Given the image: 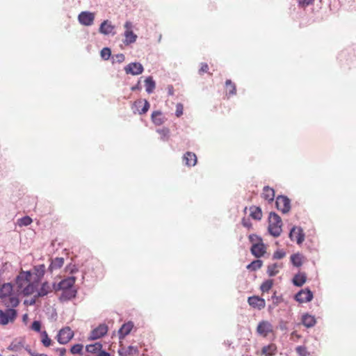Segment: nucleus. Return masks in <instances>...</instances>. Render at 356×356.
<instances>
[{"label": "nucleus", "mask_w": 356, "mask_h": 356, "mask_svg": "<svg viewBox=\"0 0 356 356\" xmlns=\"http://www.w3.org/2000/svg\"><path fill=\"white\" fill-rule=\"evenodd\" d=\"M24 349L31 356H34L35 352L32 351L29 346H26Z\"/></svg>", "instance_id": "nucleus-63"}, {"label": "nucleus", "mask_w": 356, "mask_h": 356, "mask_svg": "<svg viewBox=\"0 0 356 356\" xmlns=\"http://www.w3.org/2000/svg\"><path fill=\"white\" fill-rule=\"evenodd\" d=\"M41 342L44 347H49L52 344L53 341L45 330L41 332Z\"/></svg>", "instance_id": "nucleus-33"}, {"label": "nucleus", "mask_w": 356, "mask_h": 356, "mask_svg": "<svg viewBox=\"0 0 356 356\" xmlns=\"http://www.w3.org/2000/svg\"><path fill=\"white\" fill-rule=\"evenodd\" d=\"M250 216L254 220H261L262 217V211L260 207H250Z\"/></svg>", "instance_id": "nucleus-30"}, {"label": "nucleus", "mask_w": 356, "mask_h": 356, "mask_svg": "<svg viewBox=\"0 0 356 356\" xmlns=\"http://www.w3.org/2000/svg\"><path fill=\"white\" fill-rule=\"evenodd\" d=\"M248 302L252 307L259 310L264 308L266 305L265 300L257 296L249 297Z\"/></svg>", "instance_id": "nucleus-13"}, {"label": "nucleus", "mask_w": 356, "mask_h": 356, "mask_svg": "<svg viewBox=\"0 0 356 356\" xmlns=\"http://www.w3.org/2000/svg\"><path fill=\"white\" fill-rule=\"evenodd\" d=\"M143 102V106L142 108L138 111V113L140 115H143V114L146 113L150 107L149 102L147 99H139L138 101H136L134 104H135V105L141 104Z\"/></svg>", "instance_id": "nucleus-29"}, {"label": "nucleus", "mask_w": 356, "mask_h": 356, "mask_svg": "<svg viewBox=\"0 0 356 356\" xmlns=\"http://www.w3.org/2000/svg\"><path fill=\"white\" fill-rule=\"evenodd\" d=\"M314 0H298V3L302 7H306L312 4Z\"/></svg>", "instance_id": "nucleus-52"}, {"label": "nucleus", "mask_w": 356, "mask_h": 356, "mask_svg": "<svg viewBox=\"0 0 356 356\" xmlns=\"http://www.w3.org/2000/svg\"><path fill=\"white\" fill-rule=\"evenodd\" d=\"M289 237L291 241H296L298 244H300L304 241V234L300 227H294L289 233Z\"/></svg>", "instance_id": "nucleus-11"}, {"label": "nucleus", "mask_w": 356, "mask_h": 356, "mask_svg": "<svg viewBox=\"0 0 356 356\" xmlns=\"http://www.w3.org/2000/svg\"><path fill=\"white\" fill-rule=\"evenodd\" d=\"M306 275L305 273H301L296 275L293 277V282L294 285L297 286H302L306 282Z\"/></svg>", "instance_id": "nucleus-27"}, {"label": "nucleus", "mask_w": 356, "mask_h": 356, "mask_svg": "<svg viewBox=\"0 0 356 356\" xmlns=\"http://www.w3.org/2000/svg\"><path fill=\"white\" fill-rule=\"evenodd\" d=\"M28 318H29V316H28V314H24L23 316H22V321L25 323H26L27 321H28Z\"/></svg>", "instance_id": "nucleus-64"}, {"label": "nucleus", "mask_w": 356, "mask_h": 356, "mask_svg": "<svg viewBox=\"0 0 356 356\" xmlns=\"http://www.w3.org/2000/svg\"><path fill=\"white\" fill-rule=\"evenodd\" d=\"M23 346H24V341L22 340V341H19L18 343H15L14 341H13L7 348H8V350H9L10 351L17 352L20 349V348H22Z\"/></svg>", "instance_id": "nucleus-37"}, {"label": "nucleus", "mask_w": 356, "mask_h": 356, "mask_svg": "<svg viewBox=\"0 0 356 356\" xmlns=\"http://www.w3.org/2000/svg\"><path fill=\"white\" fill-rule=\"evenodd\" d=\"M118 354L120 356H128L131 355H138L139 354V350L138 347L133 346H129L127 348V350L125 353H123L121 350H118Z\"/></svg>", "instance_id": "nucleus-28"}, {"label": "nucleus", "mask_w": 356, "mask_h": 356, "mask_svg": "<svg viewBox=\"0 0 356 356\" xmlns=\"http://www.w3.org/2000/svg\"><path fill=\"white\" fill-rule=\"evenodd\" d=\"M276 207L283 213H288L291 209L290 200L284 195H280L275 201Z\"/></svg>", "instance_id": "nucleus-5"}, {"label": "nucleus", "mask_w": 356, "mask_h": 356, "mask_svg": "<svg viewBox=\"0 0 356 356\" xmlns=\"http://www.w3.org/2000/svg\"><path fill=\"white\" fill-rule=\"evenodd\" d=\"M156 131L161 134V139L165 140V138H168L170 134V129L167 127H163L162 129H159L156 130Z\"/></svg>", "instance_id": "nucleus-43"}, {"label": "nucleus", "mask_w": 356, "mask_h": 356, "mask_svg": "<svg viewBox=\"0 0 356 356\" xmlns=\"http://www.w3.org/2000/svg\"><path fill=\"white\" fill-rule=\"evenodd\" d=\"M313 294L309 289L301 290L296 295V300L299 302H307L312 300Z\"/></svg>", "instance_id": "nucleus-14"}, {"label": "nucleus", "mask_w": 356, "mask_h": 356, "mask_svg": "<svg viewBox=\"0 0 356 356\" xmlns=\"http://www.w3.org/2000/svg\"><path fill=\"white\" fill-rule=\"evenodd\" d=\"M52 291L51 286L47 281L42 282L35 293V298H42Z\"/></svg>", "instance_id": "nucleus-17"}, {"label": "nucleus", "mask_w": 356, "mask_h": 356, "mask_svg": "<svg viewBox=\"0 0 356 356\" xmlns=\"http://www.w3.org/2000/svg\"><path fill=\"white\" fill-rule=\"evenodd\" d=\"M24 282H28L29 280L26 277H24V275L22 274V271L21 270L15 278V283L19 289H22L24 286Z\"/></svg>", "instance_id": "nucleus-31"}, {"label": "nucleus", "mask_w": 356, "mask_h": 356, "mask_svg": "<svg viewBox=\"0 0 356 356\" xmlns=\"http://www.w3.org/2000/svg\"><path fill=\"white\" fill-rule=\"evenodd\" d=\"M250 252L256 258H260L264 256L266 253V245L264 243L263 241L252 245Z\"/></svg>", "instance_id": "nucleus-8"}, {"label": "nucleus", "mask_w": 356, "mask_h": 356, "mask_svg": "<svg viewBox=\"0 0 356 356\" xmlns=\"http://www.w3.org/2000/svg\"><path fill=\"white\" fill-rule=\"evenodd\" d=\"M9 302L11 304L13 309L15 307H17L20 302L19 299L18 298L17 296H9Z\"/></svg>", "instance_id": "nucleus-46"}, {"label": "nucleus", "mask_w": 356, "mask_h": 356, "mask_svg": "<svg viewBox=\"0 0 356 356\" xmlns=\"http://www.w3.org/2000/svg\"><path fill=\"white\" fill-rule=\"evenodd\" d=\"M78 20L83 26H91L94 23L95 13L90 11H82L78 16Z\"/></svg>", "instance_id": "nucleus-7"}, {"label": "nucleus", "mask_w": 356, "mask_h": 356, "mask_svg": "<svg viewBox=\"0 0 356 356\" xmlns=\"http://www.w3.org/2000/svg\"><path fill=\"white\" fill-rule=\"evenodd\" d=\"M134 327V324L132 321H129L122 325L118 330V337L120 340L124 339L126 336L130 334L132 329Z\"/></svg>", "instance_id": "nucleus-12"}, {"label": "nucleus", "mask_w": 356, "mask_h": 356, "mask_svg": "<svg viewBox=\"0 0 356 356\" xmlns=\"http://www.w3.org/2000/svg\"><path fill=\"white\" fill-rule=\"evenodd\" d=\"M267 190H268L267 185L264 186L263 187V193L261 194V196L264 200H267Z\"/></svg>", "instance_id": "nucleus-60"}, {"label": "nucleus", "mask_w": 356, "mask_h": 356, "mask_svg": "<svg viewBox=\"0 0 356 356\" xmlns=\"http://www.w3.org/2000/svg\"><path fill=\"white\" fill-rule=\"evenodd\" d=\"M296 352L301 356H307V349L304 346H298L296 348Z\"/></svg>", "instance_id": "nucleus-49"}, {"label": "nucleus", "mask_w": 356, "mask_h": 356, "mask_svg": "<svg viewBox=\"0 0 356 356\" xmlns=\"http://www.w3.org/2000/svg\"><path fill=\"white\" fill-rule=\"evenodd\" d=\"M241 224L243 227L248 228V229H252V224L250 221V219L248 218L243 217L241 220Z\"/></svg>", "instance_id": "nucleus-47"}, {"label": "nucleus", "mask_w": 356, "mask_h": 356, "mask_svg": "<svg viewBox=\"0 0 356 356\" xmlns=\"http://www.w3.org/2000/svg\"><path fill=\"white\" fill-rule=\"evenodd\" d=\"M184 106L181 103H177L176 105L175 115L179 118L183 114Z\"/></svg>", "instance_id": "nucleus-48"}, {"label": "nucleus", "mask_w": 356, "mask_h": 356, "mask_svg": "<svg viewBox=\"0 0 356 356\" xmlns=\"http://www.w3.org/2000/svg\"><path fill=\"white\" fill-rule=\"evenodd\" d=\"M263 261L260 259H256L252 261L250 264L247 266V269L250 271H256L262 266Z\"/></svg>", "instance_id": "nucleus-32"}, {"label": "nucleus", "mask_w": 356, "mask_h": 356, "mask_svg": "<svg viewBox=\"0 0 356 356\" xmlns=\"http://www.w3.org/2000/svg\"><path fill=\"white\" fill-rule=\"evenodd\" d=\"M33 275H35L33 280L38 282H41L46 272V267L44 264H39L33 266Z\"/></svg>", "instance_id": "nucleus-15"}, {"label": "nucleus", "mask_w": 356, "mask_h": 356, "mask_svg": "<svg viewBox=\"0 0 356 356\" xmlns=\"http://www.w3.org/2000/svg\"><path fill=\"white\" fill-rule=\"evenodd\" d=\"M83 346L81 343L74 344L70 348V353L73 355L82 354Z\"/></svg>", "instance_id": "nucleus-40"}, {"label": "nucleus", "mask_w": 356, "mask_h": 356, "mask_svg": "<svg viewBox=\"0 0 356 356\" xmlns=\"http://www.w3.org/2000/svg\"><path fill=\"white\" fill-rule=\"evenodd\" d=\"M276 350L277 348L274 344L268 345V356L273 355Z\"/></svg>", "instance_id": "nucleus-57"}, {"label": "nucleus", "mask_w": 356, "mask_h": 356, "mask_svg": "<svg viewBox=\"0 0 356 356\" xmlns=\"http://www.w3.org/2000/svg\"><path fill=\"white\" fill-rule=\"evenodd\" d=\"M282 222L281 218L275 213L268 215V233L273 236H278L282 232Z\"/></svg>", "instance_id": "nucleus-1"}, {"label": "nucleus", "mask_w": 356, "mask_h": 356, "mask_svg": "<svg viewBox=\"0 0 356 356\" xmlns=\"http://www.w3.org/2000/svg\"><path fill=\"white\" fill-rule=\"evenodd\" d=\"M39 298H35V294L33 296V297L31 300H25L24 301V305H34L36 303L37 299Z\"/></svg>", "instance_id": "nucleus-50"}, {"label": "nucleus", "mask_w": 356, "mask_h": 356, "mask_svg": "<svg viewBox=\"0 0 356 356\" xmlns=\"http://www.w3.org/2000/svg\"><path fill=\"white\" fill-rule=\"evenodd\" d=\"M261 290L265 293L267 292V280H264L261 285Z\"/></svg>", "instance_id": "nucleus-59"}, {"label": "nucleus", "mask_w": 356, "mask_h": 356, "mask_svg": "<svg viewBox=\"0 0 356 356\" xmlns=\"http://www.w3.org/2000/svg\"><path fill=\"white\" fill-rule=\"evenodd\" d=\"M302 323L307 327H312L314 326L316 323L314 316L309 314H305L302 317Z\"/></svg>", "instance_id": "nucleus-24"}, {"label": "nucleus", "mask_w": 356, "mask_h": 356, "mask_svg": "<svg viewBox=\"0 0 356 356\" xmlns=\"http://www.w3.org/2000/svg\"><path fill=\"white\" fill-rule=\"evenodd\" d=\"M13 291V285L10 282L4 283L0 287V300H3L12 295Z\"/></svg>", "instance_id": "nucleus-16"}, {"label": "nucleus", "mask_w": 356, "mask_h": 356, "mask_svg": "<svg viewBox=\"0 0 356 356\" xmlns=\"http://www.w3.org/2000/svg\"><path fill=\"white\" fill-rule=\"evenodd\" d=\"M74 337V332L68 326L61 328L56 336L60 344L67 343Z\"/></svg>", "instance_id": "nucleus-3"}, {"label": "nucleus", "mask_w": 356, "mask_h": 356, "mask_svg": "<svg viewBox=\"0 0 356 356\" xmlns=\"http://www.w3.org/2000/svg\"><path fill=\"white\" fill-rule=\"evenodd\" d=\"M291 261L295 266L299 267L302 264V257L299 254H293Z\"/></svg>", "instance_id": "nucleus-35"}, {"label": "nucleus", "mask_w": 356, "mask_h": 356, "mask_svg": "<svg viewBox=\"0 0 356 356\" xmlns=\"http://www.w3.org/2000/svg\"><path fill=\"white\" fill-rule=\"evenodd\" d=\"M22 271V274L24 275V277L27 278V280H29V282L31 281V277L33 275V271L32 270H21Z\"/></svg>", "instance_id": "nucleus-55"}, {"label": "nucleus", "mask_w": 356, "mask_h": 356, "mask_svg": "<svg viewBox=\"0 0 356 356\" xmlns=\"http://www.w3.org/2000/svg\"><path fill=\"white\" fill-rule=\"evenodd\" d=\"M141 89H142V86H141L140 80L137 82V83L135 86H133L131 88V90L134 91H134H140V90H141Z\"/></svg>", "instance_id": "nucleus-56"}, {"label": "nucleus", "mask_w": 356, "mask_h": 356, "mask_svg": "<svg viewBox=\"0 0 356 356\" xmlns=\"http://www.w3.org/2000/svg\"><path fill=\"white\" fill-rule=\"evenodd\" d=\"M33 222L32 218L29 216H24L18 219L17 224L19 226H28Z\"/></svg>", "instance_id": "nucleus-39"}, {"label": "nucleus", "mask_w": 356, "mask_h": 356, "mask_svg": "<svg viewBox=\"0 0 356 356\" xmlns=\"http://www.w3.org/2000/svg\"><path fill=\"white\" fill-rule=\"evenodd\" d=\"M100 56L104 60H108L111 56V49L109 47H104L100 51Z\"/></svg>", "instance_id": "nucleus-38"}, {"label": "nucleus", "mask_w": 356, "mask_h": 356, "mask_svg": "<svg viewBox=\"0 0 356 356\" xmlns=\"http://www.w3.org/2000/svg\"><path fill=\"white\" fill-rule=\"evenodd\" d=\"M124 35L125 39L124 40L123 43L125 45H129L134 43L138 38L137 35L131 30H126L124 33Z\"/></svg>", "instance_id": "nucleus-22"}, {"label": "nucleus", "mask_w": 356, "mask_h": 356, "mask_svg": "<svg viewBox=\"0 0 356 356\" xmlns=\"http://www.w3.org/2000/svg\"><path fill=\"white\" fill-rule=\"evenodd\" d=\"M97 356H111V354L104 350H102Z\"/></svg>", "instance_id": "nucleus-62"}, {"label": "nucleus", "mask_w": 356, "mask_h": 356, "mask_svg": "<svg viewBox=\"0 0 356 356\" xmlns=\"http://www.w3.org/2000/svg\"><path fill=\"white\" fill-rule=\"evenodd\" d=\"M115 26L112 25L111 22L108 20L103 21L99 29V32L104 35H108L113 32Z\"/></svg>", "instance_id": "nucleus-19"}, {"label": "nucleus", "mask_w": 356, "mask_h": 356, "mask_svg": "<svg viewBox=\"0 0 356 356\" xmlns=\"http://www.w3.org/2000/svg\"><path fill=\"white\" fill-rule=\"evenodd\" d=\"M151 120L156 126H160L167 120V118L161 111H154L152 113Z\"/></svg>", "instance_id": "nucleus-18"}, {"label": "nucleus", "mask_w": 356, "mask_h": 356, "mask_svg": "<svg viewBox=\"0 0 356 356\" xmlns=\"http://www.w3.org/2000/svg\"><path fill=\"white\" fill-rule=\"evenodd\" d=\"M113 58V63H114L115 61L118 63H121L124 61L125 56L123 54H118L112 56Z\"/></svg>", "instance_id": "nucleus-45"}, {"label": "nucleus", "mask_w": 356, "mask_h": 356, "mask_svg": "<svg viewBox=\"0 0 356 356\" xmlns=\"http://www.w3.org/2000/svg\"><path fill=\"white\" fill-rule=\"evenodd\" d=\"M209 70V66L206 63H201V67L199 70V74H202V73L207 72Z\"/></svg>", "instance_id": "nucleus-53"}, {"label": "nucleus", "mask_w": 356, "mask_h": 356, "mask_svg": "<svg viewBox=\"0 0 356 356\" xmlns=\"http://www.w3.org/2000/svg\"><path fill=\"white\" fill-rule=\"evenodd\" d=\"M225 86L229 89V95H234L236 93V88L235 83H234L230 79H227L225 81Z\"/></svg>", "instance_id": "nucleus-36"}, {"label": "nucleus", "mask_w": 356, "mask_h": 356, "mask_svg": "<svg viewBox=\"0 0 356 356\" xmlns=\"http://www.w3.org/2000/svg\"><path fill=\"white\" fill-rule=\"evenodd\" d=\"M249 241L253 245L257 242L263 241L262 238L256 234H251L248 236Z\"/></svg>", "instance_id": "nucleus-41"}, {"label": "nucleus", "mask_w": 356, "mask_h": 356, "mask_svg": "<svg viewBox=\"0 0 356 356\" xmlns=\"http://www.w3.org/2000/svg\"><path fill=\"white\" fill-rule=\"evenodd\" d=\"M41 327H42V323L40 321H33L31 324V328L33 331H35L36 332H40V333L42 332Z\"/></svg>", "instance_id": "nucleus-42"}, {"label": "nucleus", "mask_w": 356, "mask_h": 356, "mask_svg": "<svg viewBox=\"0 0 356 356\" xmlns=\"http://www.w3.org/2000/svg\"><path fill=\"white\" fill-rule=\"evenodd\" d=\"M183 160L188 166H194L197 163V156L195 153L187 152L184 154Z\"/></svg>", "instance_id": "nucleus-21"}, {"label": "nucleus", "mask_w": 356, "mask_h": 356, "mask_svg": "<svg viewBox=\"0 0 356 356\" xmlns=\"http://www.w3.org/2000/svg\"><path fill=\"white\" fill-rule=\"evenodd\" d=\"M145 90L148 94L153 92L156 88V82L152 76H147L145 79Z\"/></svg>", "instance_id": "nucleus-23"}, {"label": "nucleus", "mask_w": 356, "mask_h": 356, "mask_svg": "<svg viewBox=\"0 0 356 356\" xmlns=\"http://www.w3.org/2000/svg\"><path fill=\"white\" fill-rule=\"evenodd\" d=\"M39 283L40 282L35 280L28 282V284L22 290V294L24 296H29L37 292Z\"/></svg>", "instance_id": "nucleus-10"}, {"label": "nucleus", "mask_w": 356, "mask_h": 356, "mask_svg": "<svg viewBox=\"0 0 356 356\" xmlns=\"http://www.w3.org/2000/svg\"><path fill=\"white\" fill-rule=\"evenodd\" d=\"M54 351L58 353L60 356H64L66 353V349L65 348H56Z\"/></svg>", "instance_id": "nucleus-58"}, {"label": "nucleus", "mask_w": 356, "mask_h": 356, "mask_svg": "<svg viewBox=\"0 0 356 356\" xmlns=\"http://www.w3.org/2000/svg\"><path fill=\"white\" fill-rule=\"evenodd\" d=\"M124 26L126 29V30H131L133 24H132V23L131 22L127 21V22H125Z\"/></svg>", "instance_id": "nucleus-61"}, {"label": "nucleus", "mask_w": 356, "mask_h": 356, "mask_svg": "<svg viewBox=\"0 0 356 356\" xmlns=\"http://www.w3.org/2000/svg\"><path fill=\"white\" fill-rule=\"evenodd\" d=\"M62 284L63 283H60V282L58 284H56V282H54L52 284V286H51L52 291L53 290H54L56 291H62L63 289V287L62 286Z\"/></svg>", "instance_id": "nucleus-54"}, {"label": "nucleus", "mask_w": 356, "mask_h": 356, "mask_svg": "<svg viewBox=\"0 0 356 356\" xmlns=\"http://www.w3.org/2000/svg\"><path fill=\"white\" fill-rule=\"evenodd\" d=\"M86 350L90 353H99L102 350V344L100 342L89 344L86 346Z\"/></svg>", "instance_id": "nucleus-25"}, {"label": "nucleus", "mask_w": 356, "mask_h": 356, "mask_svg": "<svg viewBox=\"0 0 356 356\" xmlns=\"http://www.w3.org/2000/svg\"><path fill=\"white\" fill-rule=\"evenodd\" d=\"M285 256V252L282 250H277L273 254V258L276 259H282Z\"/></svg>", "instance_id": "nucleus-51"}, {"label": "nucleus", "mask_w": 356, "mask_h": 356, "mask_svg": "<svg viewBox=\"0 0 356 356\" xmlns=\"http://www.w3.org/2000/svg\"><path fill=\"white\" fill-rule=\"evenodd\" d=\"M108 327L106 324L101 323L93 329L88 337V340L94 341L104 337L108 332Z\"/></svg>", "instance_id": "nucleus-4"}, {"label": "nucleus", "mask_w": 356, "mask_h": 356, "mask_svg": "<svg viewBox=\"0 0 356 356\" xmlns=\"http://www.w3.org/2000/svg\"><path fill=\"white\" fill-rule=\"evenodd\" d=\"M76 277L75 276H70L67 278H65L60 281L62 284V286L63 289H70L73 288L74 285L76 282Z\"/></svg>", "instance_id": "nucleus-26"}, {"label": "nucleus", "mask_w": 356, "mask_h": 356, "mask_svg": "<svg viewBox=\"0 0 356 356\" xmlns=\"http://www.w3.org/2000/svg\"><path fill=\"white\" fill-rule=\"evenodd\" d=\"M124 70L127 74L139 75L144 72V67L140 63L132 62L125 66Z\"/></svg>", "instance_id": "nucleus-6"}, {"label": "nucleus", "mask_w": 356, "mask_h": 356, "mask_svg": "<svg viewBox=\"0 0 356 356\" xmlns=\"http://www.w3.org/2000/svg\"><path fill=\"white\" fill-rule=\"evenodd\" d=\"M78 270H79V269L76 266V265L72 264V263L69 264L65 267L66 273H68L72 274V275L76 273V272H78Z\"/></svg>", "instance_id": "nucleus-44"}, {"label": "nucleus", "mask_w": 356, "mask_h": 356, "mask_svg": "<svg viewBox=\"0 0 356 356\" xmlns=\"http://www.w3.org/2000/svg\"><path fill=\"white\" fill-rule=\"evenodd\" d=\"M257 331L258 334L263 335L264 337L267 336V321H262L257 326Z\"/></svg>", "instance_id": "nucleus-34"}, {"label": "nucleus", "mask_w": 356, "mask_h": 356, "mask_svg": "<svg viewBox=\"0 0 356 356\" xmlns=\"http://www.w3.org/2000/svg\"><path fill=\"white\" fill-rule=\"evenodd\" d=\"M17 316V311L15 309L8 308L5 312L0 309V325H6L14 322Z\"/></svg>", "instance_id": "nucleus-2"}, {"label": "nucleus", "mask_w": 356, "mask_h": 356, "mask_svg": "<svg viewBox=\"0 0 356 356\" xmlns=\"http://www.w3.org/2000/svg\"><path fill=\"white\" fill-rule=\"evenodd\" d=\"M51 263L47 268V271L52 273L54 270L60 268L64 264V259L63 257H56L55 259H50Z\"/></svg>", "instance_id": "nucleus-20"}, {"label": "nucleus", "mask_w": 356, "mask_h": 356, "mask_svg": "<svg viewBox=\"0 0 356 356\" xmlns=\"http://www.w3.org/2000/svg\"><path fill=\"white\" fill-rule=\"evenodd\" d=\"M77 295V290L74 288L63 289L62 293L58 298L60 302H67L75 298Z\"/></svg>", "instance_id": "nucleus-9"}]
</instances>
